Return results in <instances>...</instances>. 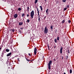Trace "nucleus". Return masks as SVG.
Wrapping results in <instances>:
<instances>
[{
	"instance_id": "obj_1",
	"label": "nucleus",
	"mask_w": 74,
	"mask_h": 74,
	"mask_svg": "<svg viewBox=\"0 0 74 74\" xmlns=\"http://www.w3.org/2000/svg\"><path fill=\"white\" fill-rule=\"evenodd\" d=\"M48 32V29H47V27H46L45 28V30L44 31L45 34H47Z\"/></svg>"
},
{
	"instance_id": "obj_2",
	"label": "nucleus",
	"mask_w": 74,
	"mask_h": 74,
	"mask_svg": "<svg viewBox=\"0 0 74 74\" xmlns=\"http://www.w3.org/2000/svg\"><path fill=\"white\" fill-rule=\"evenodd\" d=\"M34 14V10H32V11L31 12L30 14L31 17L32 19L33 18Z\"/></svg>"
},
{
	"instance_id": "obj_3",
	"label": "nucleus",
	"mask_w": 74,
	"mask_h": 74,
	"mask_svg": "<svg viewBox=\"0 0 74 74\" xmlns=\"http://www.w3.org/2000/svg\"><path fill=\"white\" fill-rule=\"evenodd\" d=\"M34 53L35 55H36V53H37V49L36 48V47H35L34 48Z\"/></svg>"
},
{
	"instance_id": "obj_4",
	"label": "nucleus",
	"mask_w": 74,
	"mask_h": 74,
	"mask_svg": "<svg viewBox=\"0 0 74 74\" xmlns=\"http://www.w3.org/2000/svg\"><path fill=\"white\" fill-rule=\"evenodd\" d=\"M23 22H19L18 23V25L19 26H21L22 25H23Z\"/></svg>"
},
{
	"instance_id": "obj_5",
	"label": "nucleus",
	"mask_w": 74,
	"mask_h": 74,
	"mask_svg": "<svg viewBox=\"0 0 74 74\" xmlns=\"http://www.w3.org/2000/svg\"><path fill=\"white\" fill-rule=\"evenodd\" d=\"M63 50V47H61L60 49V53H62V50Z\"/></svg>"
},
{
	"instance_id": "obj_6",
	"label": "nucleus",
	"mask_w": 74,
	"mask_h": 74,
	"mask_svg": "<svg viewBox=\"0 0 74 74\" xmlns=\"http://www.w3.org/2000/svg\"><path fill=\"white\" fill-rule=\"evenodd\" d=\"M11 54H12V53L11 52H10V53H8V54H7L6 56H10L11 55Z\"/></svg>"
},
{
	"instance_id": "obj_7",
	"label": "nucleus",
	"mask_w": 74,
	"mask_h": 74,
	"mask_svg": "<svg viewBox=\"0 0 74 74\" xmlns=\"http://www.w3.org/2000/svg\"><path fill=\"white\" fill-rule=\"evenodd\" d=\"M51 64H52V61L50 60L49 62L48 65H51Z\"/></svg>"
},
{
	"instance_id": "obj_8",
	"label": "nucleus",
	"mask_w": 74,
	"mask_h": 74,
	"mask_svg": "<svg viewBox=\"0 0 74 74\" xmlns=\"http://www.w3.org/2000/svg\"><path fill=\"white\" fill-rule=\"evenodd\" d=\"M14 17L15 18H16L17 17H18V14H15L14 16Z\"/></svg>"
},
{
	"instance_id": "obj_9",
	"label": "nucleus",
	"mask_w": 74,
	"mask_h": 74,
	"mask_svg": "<svg viewBox=\"0 0 74 74\" xmlns=\"http://www.w3.org/2000/svg\"><path fill=\"white\" fill-rule=\"evenodd\" d=\"M48 11H49V9H47L46 11V14H48Z\"/></svg>"
},
{
	"instance_id": "obj_10",
	"label": "nucleus",
	"mask_w": 74,
	"mask_h": 74,
	"mask_svg": "<svg viewBox=\"0 0 74 74\" xmlns=\"http://www.w3.org/2000/svg\"><path fill=\"white\" fill-rule=\"evenodd\" d=\"M5 51L7 52H10V50L8 49H6L5 50Z\"/></svg>"
},
{
	"instance_id": "obj_11",
	"label": "nucleus",
	"mask_w": 74,
	"mask_h": 74,
	"mask_svg": "<svg viewBox=\"0 0 74 74\" xmlns=\"http://www.w3.org/2000/svg\"><path fill=\"white\" fill-rule=\"evenodd\" d=\"M40 10L41 11H42V10H43V9L42 8V6H40Z\"/></svg>"
},
{
	"instance_id": "obj_12",
	"label": "nucleus",
	"mask_w": 74,
	"mask_h": 74,
	"mask_svg": "<svg viewBox=\"0 0 74 74\" xmlns=\"http://www.w3.org/2000/svg\"><path fill=\"white\" fill-rule=\"evenodd\" d=\"M65 20H64L62 21L61 23H62V24H63V23H64L65 22Z\"/></svg>"
},
{
	"instance_id": "obj_13",
	"label": "nucleus",
	"mask_w": 74,
	"mask_h": 74,
	"mask_svg": "<svg viewBox=\"0 0 74 74\" xmlns=\"http://www.w3.org/2000/svg\"><path fill=\"white\" fill-rule=\"evenodd\" d=\"M4 52L5 51H2V57H3L4 54Z\"/></svg>"
},
{
	"instance_id": "obj_14",
	"label": "nucleus",
	"mask_w": 74,
	"mask_h": 74,
	"mask_svg": "<svg viewBox=\"0 0 74 74\" xmlns=\"http://www.w3.org/2000/svg\"><path fill=\"white\" fill-rule=\"evenodd\" d=\"M11 30L13 32V33H14V32H15V29H11Z\"/></svg>"
},
{
	"instance_id": "obj_15",
	"label": "nucleus",
	"mask_w": 74,
	"mask_h": 74,
	"mask_svg": "<svg viewBox=\"0 0 74 74\" xmlns=\"http://www.w3.org/2000/svg\"><path fill=\"white\" fill-rule=\"evenodd\" d=\"M29 10H30L29 7H27V10L28 12H29Z\"/></svg>"
},
{
	"instance_id": "obj_16",
	"label": "nucleus",
	"mask_w": 74,
	"mask_h": 74,
	"mask_svg": "<svg viewBox=\"0 0 74 74\" xmlns=\"http://www.w3.org/2000/svg\"><path fill=\"white\" fill-rule=\"evenodd\" d=\"M54 41L55 43H57V39H56V38L55 39Z\"/></svg>"
},
{
	"instance_id": "obj_17",
	"label": "nucleus",
	"mask_w": 74,
	"mask_h": 74,
	"mask_svg": "<svg viewBox=\"0 0 74 74\" xmlns=\"http://www.w3.org/2000/svg\"><path fill=\"white\" fill-rule=\"evenodd\" d=\"M18 32L20 34H21L22 33V32H21V30L20 29H19L18 30Z\"/></svg>"
},
{
	"instance_id": "obj_18",
	"label": "nucleus",
	"mask_w": 74,
	"mask_h": 74,
	"mask_svg": "<svg viewBox=\"0 0 74 74\" xmlns=\"http://www.w3.org/2000/svg\"><path fill=\"white\" fill-rule=\"evenodd\" d=\"M37 2H38V0H35V1L34 2L35 4H36V3H37Z\"/></svg>"
},
{
	"instance_id": "obj_19",
	"label": "nucleus",
	"mask_w": 74,
	"mask_h": 74,
	"mask_svg": "<svg viewBox=\"0 0 74 74\" xmlns=\"http://www.w3.org/2000/svg\"><path fill=\"white\" fill-rule=\"evenodd\" d=\"M67 0H62V3H65Z\"/></svg>"
},
{
	"instance_id": "obj_20",
	"label": "nucleus",
	"mask_w": 74,
	"mask_h": 74,
	"mask_svg": "<svg viewBox=\"0 0 74 74\" xmlns=\"http://www.w3.org/2000/svg\"><path fill=\"white\" fill-rule=\"evenodd\" d=\"M26 60H27V61H28V62L30 61V60H29V59L28 58H27V59Z\"/></svg>"
},
{
	"instance_id": "obj_21",
	"label": "nucleus",
	"mask_w": 74,
	"mask_h": 74,
	"mask_svg": "<svg viewBox=\"0 0 74 74\" xmlns=\"http://www.w3.org/2000/svg\"><path fill=\"white\" fill-rule=\"evenodd\" d=\"M25 14L24 13H23L22 14V17H24V16H25Z\"/></svg>"
},
{
	"instance_id": "obj_22",
	"label": "nucleus",
	"mask_w": 74,
	"mask_h": 74,
	"mask_svg": "<svg viewBox=\"0 0 74 74\" xmlns=\"http://www.w3.org/2000/svg\"><path fill=\"white\" fill-rule=\"evenodd\" d=\"M50 28L51 29H52V30H53V26H52V25H51L50 26Z\"/></svg>"
},
{
	"instance_id": "obj_23",
	"label": "nucleus",
	"mask_w": 74,
	"mask_h": 74,
	"mask_svg": "<svg viewBox=\"0 0 74 74\" xmlns=\"http://www.w3.org/2000/svg\"><path fill=\"white\" fill-rule=\"evenodd\" d=\"M48 69L49 70H50V69H51V65H48Z\"/></svg>"
},
{
	"instance_id": "obj_24",
	"label": "nucleus",
	"mask_w": 74,
	"mask_h": 74,
	"mask_svg": "<svg viewBox=\"0 0 74 74\" xmlns=\"http://www.w3.org/2000/svg\"><path fill=\"white\" fill-rule=\"evenodd\" d=\"M18 11H21V8H19L18 9Z\"/></svg>"
},
{
	"instance_id": "obj_25",
	"label": "nucleus",
	"mask_w": 74,
	"mask_h": 74,
	"mask_svg": "<svg viewBox=\"0 0 74 74\" xmlns=\"http://www.w3.org/2000/svg\"><path fill=\"white\" fill-rule=\"evenodd\" d=\"M68 59H69V57L68 56H66V59L67 60H68Z\"/></svg>"
},
{
	"instance_id": "obj_26",
	"label": "nucleus",
	"mask_w": 74,
	"mask_h": 74,
	"mask_svg": "<svg viewBox=\"0 0 74 74\" xmlns=\"http://www.w3.org/2000/svg\"><path fill=\"white\" fill-rule=\"evenodd\" d=\"M70 74H71V73H72V70L71 69L70 70Z\"/></svg>"
},
{
	"instance_id": "obj_27",
	"label": "nucleus",
	"mask_w": 74,
	"mask_h": 74,
	"mask_svg": "<svg viewBox=\"0 0 74 74\" xmlns=\"http://www.w3.org/2000/svg\"><path fill=\"white\" fill-rule=\"evenodd\" d=\"M27 22H28V23H29V22H30V20H29V19H27Z\"/></svg>"
},
{
	"instance_id": "obj_28",
	"label": "nucleus",
	"mask_w": 74,
	"mask_h": 74,
	"mask_svg": "<svg viewBox=\"0 0 74 74\" xmlns=\"http://www.w3.org/2000/svg\"><path fill=\"white\" fill-rule=\"evenodd\" d=\"M57 40H58V41H59V37H57Z\"/></svg>"
},
{
	"instance_id": "obj_29",
	"label": "nucleus",
	"mask_w": 74,
	"mask_h": 74,
	"mask_svg": "<svg viewBox=\"0 0 74 74\" xmlns=\"http://www.w3.org/2000/svg\"><path fill=\"white\" fill-rule=\"evenodd\" d=\"M69 7H70V6H69V5H66V7L67 8H69Z\"/></svg>"
},
{
	"instance_id": "obj_30",
	"label": "nucleus",
	"mask_w": 74,
	"mask_h": 74,
	"mask_svg": "<svg viewBox=\"0 0 74 74\" xmlns=\"http://www.w3.org/2000/svg\"><path fill=\"white\" fill-rule=\"evenodd\" d=\"M66 9H67V8H64V11H66Z\"/></svg>"
},
{
	"instance_id": "obj_31",
	"label": "nucleus",
	"mask_w": 74,
	"mask_h": 74,
	"mask_svg": "<svg viewBox=\"0 0 74 74\" xmlns=\"http://www.w3.org/2000/svg\"><path fill=\"white\" fill-rule=\"evenodd\" d=\"M38 20L39 21V22H40V17H38Z\"/></svg>"
},
{
	"instance_id": "obj_32",
	"label": "nucleus",
	"mask_w": 74,
	"mask_h": 74,
	"mask_svg": "<svg viewBox=\"0 0 74 74\" xmlns=\"http://www.w3.org/2000/svg\"><path fill=\"white\" fill-rule=\"evenodd\" d=\"M48 50L49 51H50V50H49V45H48Z\"/></svg>"
},
{
	"instance_id": "obj_33",
	"label": "nucleus",
	"mask_w": 74,
	"mask_h": 74,
	"mask_svg": "<svg viewBox=\"0 0 74 74\" xmlns=\"http://www.w3.org/2000/svg\"><path fill=\"white\" fill-rule=\"evenodd\" d=\"M29 15H29V14H27V17H29Z\"/></svg>"
},
{
	"instance_id": "obj_34",
	"label": "nucleus",
	"mask_w": 74,
	"mask_h": 74,
	"mask_svg": "<svg viewBox=\"0 0 74 74\" xmlns=\"http://www.w3.org/2000/svg\"><path fill=\"white\" fill-rule=\"evenodd\" d=\"M68 22H69V23H71V20H69Z\"/></svg>"
},
{
	"instance_id": "obj_35",
	"label": "nucleus",
	"mask_w": 74,
	"mask_h": 74,
	"mask_svg": "<svg viewBox=\"0 0 74 74\" xmlns=\"http://www.w3.org/2000/svg\"><path fill=\"white\" fill-rule=\"evenodd\" d=\"M68 53H70V50H69V49H68Z\"/></svg>"
},
{
	"instance_id": "obj_36",
	"label": "nucleus",
	"mask_w": 74,
	"mask_h": 74,
	"mask_svg": "<svg viewBox=\"0 0 74 74\" xmlns=\"http://www.w3.org/2000/svg\"><path fill=\"white\" fill-rule=\"evenodd\" d=\"M17 60L18 62H19V61H20V60H19V58H17Z\"/></svg>"
},
{
	"instance_id": "obj_37",
	"label": "nucleus",
	"mask_w": 74,
	"mask_h": 74,
	"mask_svg": "<svg viewBox=\"0 0 74 74\" xmlns=\"http://www.w3.org/2000/svg\"><path fill=\"white\" fill-rule=\"evenodd\" d=\"M28 55L29 56H31V54L30 53H29Z\"/></svg>"
},
{
	"instance_id": "obj_38",
	"label": "nucleus",
	"mask_w": 74,
	"mask_h": 74,
	"mask_svg": "<svg viewBox=\"0 0 74 74\" xmlns=\"http://www.w3.org/2000/svg\"><path fill=\"white\" fill-rule=\"evenodd\" d=\"M23 29V28H21L20 29L21 30H22Z\"/></svg>"
},
{
	"instance_id": "obj_39",
	"label": "nucleus",
	"mask_w": 74,
	"mask_h": 74,
	"mask_svg": "<svg viewBox=\"0 0 74 74\" xmlns=\"http://www.w3.org/2000/svg\"><path fill=\"white\" fill-rule=\"evenodd\" d=\"M62 59H63V56H62Z\"/></svg>"
},
{
	"instance_id": "obj_40",
	"label": "nucleus",
	"mask_w": 74,
	"mask_h": 74,
	"mask_svg": "<svg viewBox=\"0 0 74 74\" xmlns=\"http://www.w3.org/2000/svg\"><path fill=\"white\" fill-rule=\"evenodd\" d=\"M37 11H39V10H38V8H37Z\"/></svg>"
},
{
	"instance_id": "obj_41",
	"label": "nucleus",
	"mask_w": 74,
	"mask_h": 74,
	"mask_svg": "<svg viewBox=\"0 0 74 74\" xmlns=\"http://www.w3.org/2000/svg\"><path fill=\"white\" fill-rule=\"evenodd\" d=\"M57 31H56L55 32V33H57Z\"/></svg>"
},
{
	"instance_id": "obj_42",
	"label": "nucleus",
	"mask_w": 74,
	"mask_h": 74,
	"mask_svg": "<svg viewBox=\"0 0 74 74\" xmlns=\"http://www.w3.org/2000/svg\"><path fill=\"white\" fill-rule=\"evenodd\" d=\"M45 18H46V16H45L44 17V19H45Z\"/></svg>"
},
{
	"instance_id": "obj_43",
	"label": "nucleus",
	"mask_w": 74,
	"mask_h": 74,
	"mask_svg": "<svg viewBox=\"0 0 74 74\" xmlns=\"http://www.w3.org/2000/svg\"><path fill=\"white\" fill-rule=\"evenodd\" d=\"M54 48V49H55V48H56V46H55Z\"/></svg>"
},
{
	"instance_id": "obj_44",
	"label": "nucleus",
	"mask_w": 74,
	"mask_h": 74,
	"mask_svg": "<svg viewBox=\"0 0 74 74\" xmlns=\"http://www.w3.org/2000/svg\"><path fill=\"white\" fill-rule=\"evenodd\" d=\"M1 48L0 47V51H1Z\"/></svg>"
},
{
	"instance_id": "obj_45",
	"label": "nucleus",
	"mask_w": 74,
	"mask_h": 74,
	"mask_svg": "<svg viewBox=\"0 0 74 74\" xmlns=\"http://www.w3.org/2000/svg\"><path fill=\"white\" fill-rule=\"evenodd\" d=\"M38 11V13H39V11Z\"/></svg>"
},
{
	"instance_id": "obj_46",
	"label": "nucleus",
	"mask_w": 74,
	"mask_h": 74,
	"mask_svg": "<svg viewBox=\"0 0 74 74\" xmlns=\"http://www.w3.org/2000/svg\"><path fill=\"white\" fill-rule=\"evenodd\" d=\"M3 51H4V52H5V49H4Z\"/></svg>"
},
{
	"instance_id": "obj_47",
	"label": "nucleus",
	"mask_w": 74,
	"mask_h": 74,
	"mask_svg": "<svg viewBox=\"0 0 74 74\" xmlns=\"http://www.w3.org/2000/svg\"><path fill=\"white\" fill-rule=\"evenodd\" d=\"M38 17H40V15H39H39H38Z\"/></svg>"
},
{
	"instance_id": "obj_48",
	"label": "nucleus",
	"mask_w": 74,
	"mask_h": 74,
	"mask_svg": "<svg viewBox=\"0 0 74 74\" xmlns=\"http://www.w3.org/2000/svg\"><path fill=\"white\" fill-rule=\"evenodd\" d=\"M25 58L26 60H27V58L26 57H25Z\"/></svg>"
},
{
	"instance_id": "obj_49",
	"label": "nucleus",
	"mask_w": 74,
	"mask_h": 74,
	"mask_svg": "<svg viewBox=\"0 0 74 74\" xmlns=\"http://www.w3.org/2000/svg\"><path fill=\"white\" fill-rule=\"evenodd\" d=\"M64 74H66V73L64 72Z\"/></svg>"
},
{
	"instance_id": "obj_50",
	"label": "nucleus",
	"mask_w": 74,
	"mask_h": 74,
	"mask_svg": "<svg viewBox=\"0 0 74 74\" xmlns=\"http://www.w3.org/2000/svg\"><path fill=\"white\" fill-rule=\"evenodd\" d=\"M5 52V53H6V51H5V52Z\"/></svg>"
},
{
	"instance_id": "obj_51",
	"label": "nucleus",
	"mask_w": 74,
	"mask_h": 74,
	"mask_svg": "<svg viewBox=\"0 0 74 74\" xmlns=\"http://www.w3.org/2000/svg\"><path fill=\"white\" fill-rule=\"evenodd\" d=\"M38 15H39V13H38Z\"/></svg>"
},
{
	"instance_id": "obj_52",
	"label": "nucleus",
	"mask_w": 74,
	"mask_h": 74,
	"mask_svg": "<svg viewBox=\"0 0 74 74\" xmlns=\"http://www.w3.org/2000/svg\"><path fill=\"white\" fill-rule=\"evenodd\" d=\"M54 60H55V61H56V60H55V59H54Z\"/></svg>"
},
{
	"instance_id": "obj_53",
	"label": "nucleus",
	"mask_w": 74,
	"mask_h": 74,
	"mask_svg": "<svg viewBox=\"0 0 74 74\" xmlns=\"http://www.w3.org/2000/svg\"><path fill=\"white\" fill-rule=\"evenodd\" d=\"M45 1H47V0H45Z\"/></svg>"
},
{
	"instance_id": "obj_54",
	"label": "nucleus",
	"mask_w": 74,
	"mask_h": 74,
	"mask_svg": "<svg viewBox=\"0 0 74 74\" xmlns=\"http://www.w3.org/2000/svg\"><path fill=\"white\" fill-rule=\"evenodd\" d=\"M15 57H17V56H15Z\"/></svg>"
},
{
	"instance_id": "obj_55",
	"label": "nucleus",
	"mask_w": 74,
	"mask_h": 74,
	"mask_svg": "<svg viewBox=\"0 0 74 74\" xmlns=\"http://www.w3.org/2000/svg\"><path fill=\"white\" fill-rule=\"evenodd\" d=\"M15 58V57H13V58Z\"/></svg>"
},
{
	"instance_id": "obj_56",
	"label": "nucleus",
	"mask_w": 74,
	"mask_h": 74,
	"mask_svg": "<svg viewBox=\"0 0 74 74\" xmlns=\"http://www.w3.org/2000/svg\"><path fill=\"white\" fill-rule=\"evenodd\" d=\"M3 47V45H2V47Z\"/></svg>"
},
{
	"instance_id": "obj_57",
	"label": "nucleus",
	"mask_w": 74,
	"mask_h": 74,
	"mask_svg": "<svg viewBox=\"0 0 74 74\" xmlns=\"http://www.w3.org/2000/svg\"><path fill=\"white\" fill-rule=\"evenodd\" d=\"M30 10H31H31H32L31 9Z\"/></svg>"
},
{
	"instance_id": "obj_58",
	"label": "nucleus",
	"mask_w": 74,
	"mask_h": 74,
	"mask_svg": "<svg viewBox=\"0 0 74 74\" xmlns=\"http://www.w3.org/2000/svg\"><path fill=\"white\" fill-rule=\"evenodd\" d=\"M30 10H31H31H32L31 9Z\"/></svg>"
}]
</instances>
